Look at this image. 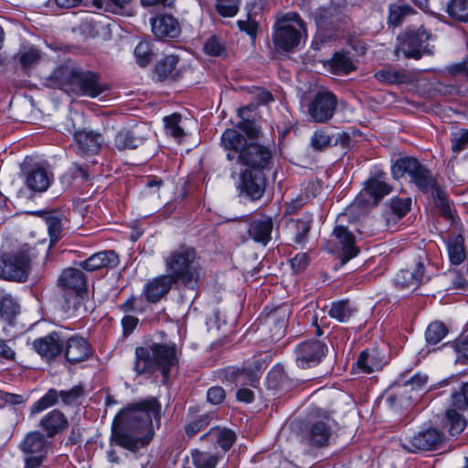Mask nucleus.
Wrapping results in <instances>:
<instances>
[{
	"mask_svg": "<svg viewBox=\"0 0 468 468\" xmlns=\"http://www.w3.org/2000/svg\"><path fill=\"white\" fill-rule=\"evenodd\" d=\"M153 420L159 427L161 404L155 398L131 404L115 416L112 440L124 449L136 452L152 441L154 434Z\"/></svg>",
	"mask_w": 468,
	"mask_h": 468,
	"instance_id": "nucleus-1",
	"label": "nucleus"
},
{
	"mask_svg": "<svg viewBox=\"0 0 468 468\" xmlns=\"http://www.w3.org/2000/svg\"><path fill=\"white\" fill-rule=\"evenodd\" d=\"M220 146L232 166L264 169L271 159V151L259 144L248 142L236 129H227L220 137Z\"/></svg>",
	"mask_w": 468,
	"mask_h": 468,
	"instance_id": "nucleus-2",
	"label": "nucleus"
},
{
	"mask_svg": "<svg viewBox=\"0 0 468 468\" xmlns=\"http://www.w3.org/2000/svg\"><path fill=\"white\" fill-rule=\"evenodd\" d=\"M48 81L49 87L77 96L96 98L108 90L107 85L100 81L97 73L71 64L54 69Z\"/></svg>",
	"mask_w": 468,
	"mask_h": 468,
	"instance_id": "nucleus-3",
	"label": "nucleus"
},
{
	"mask_svg": "<svg viewBox=\"0 0 468 468\" xmlns=\"http://www.w3.org/2000/svg\"><path fill=\"white\" fill-rule=\"evenodd\" d=\"M135 356L133 368L138 375L160 370L164 378H167L171 367L177 363L175 344L154 343L139 346L135 349Z\"/></svg>",
	"mask_w": 468,
	"mask_h": 468,
	"instance_id": "nucleus-4",
	"label": "nucleus"
},
{
	"mask_svg": "<svg viewBox=\"0 0 468 468\" xmlns=\"http://www.w3.org/2000/svg\"><path fill=\"white\" fill-rule=\"evenodd\" d=\"M196 251L192 248L182 247L166 258L167 276L176 284L181 282L186 289L194 291L197 287L200 273L195 264Z\"/></svg>",
	"mask_w": 468,
	"mask_h": 468,
	"instance_id": "nucleus-5",
	"label": "nucleus"
},
{
	"mask_svg": "<svg viewBox=\"0 0 468 468\" xmlns=\"http://www.w3.org/2000/svg\"><path fill=\"white\" fill-rule=\"evenodd\" d=\"M393 178L399 179L408 174L415 186L423 193L433 195L441 189L431 171L413 157H400L392 165Z\"/></svg>",
	"mask_w": 468,
	"mask_h": 468,
	"instance_id": "nucleus-6",
	"label": "nucleus"
},
{
	"mask_svg": "<svg viewBox=\"0 0 468 468\" xmlns=\"http://www.w3.org/2000/svg\"><path fill=\"white\" fill-rule=\"evenodd\" d=\"M305 35V26L300 16L288 13L278 22L273 42L277 48L290 51L300 44Z\"/></svg>",
	"mask_w": 468,
	"mask_h": 468,
	"instance_id": "nucleus-7",
	"label": "nucleus"
},
{
	"mask_svg": "<svg viewBox=\"0 0 468 468\" xmlns=\"http://www.w3.org/2000/svg\"><path fill=\"white\" fill-rule=\"evenodd\" d=\"M29 249H21L0 257V278L5 281L25 282L30 271Z\"/></svg>",
	"mask_w": 468,
	"mask_h": 468,
	"instance_id": "nucleus-8",
	"label": "nucleus"
},
{
	"mask_svg": "<svg viewBox=\"0 0 468 468\" xmlns=\"http://www.w3.org/2000/svg\"><path fill=\"white\" fill-rule=\"evenodd\" d=\"M49 442L40 431H31L20 443V450L26 454L24 468H37L44 462Z\"/></svg>",
	"mask_w": 468,
	"mask_h": 468,
	"instance_id": "nucleus-9",
	"label": "nucleus"
},
{
	"mask_svg": "<svg viewBox=\"0 0 468 468\" xmlns=\"http://www.w3.org/2000/svg\"><path fill=\"white\" fill-rule=\"evenodd\" d=\"M444 442V434L436 429H426L400 440V445L410 452L435 451Z\"/></svg>",
	"mask_w": 468,
	"mask_h": 468,
	"instance_id": "nucleus-10",
	"label": "nucleus"
},
{
	"mask_svg": "<svg viewBox=\"0 0 468 468\" xmlns=\"http://www.w3.org/2000/svg\"><path fill=\"white\" fill-rule=\"evenodd\" d=\"M429 37L430 35L423 28L404 32L397 38L395 54L399 56L401 53L405 58L419 59L427 47Z\"/></svg>",
	"mask_w": 468,
	"mask_h": 468,
	"instance_id": "nucleus-11",
	"label": "nucleus"
},
{
	"mask_svg": "<svg viewBox=\"0 0 468 468\" xmlns=\"http://www.w3.org/2000/svg\"><path fill=\"white\" fill-rule=\"evenodd\" d=\"M337 107L336 96L329 90H319L308 105V114L316 123L330 121Z\"/></svg>",
	"mask_w": 468,
	"mask_h": 468,
	"instance_id": "nucleus-12",
	"label": "nucleus"
},
{
	"mask_svg": "<svg viewBox=\"0 0 468 468\" xmlns=\"http://www.w3.org/2000/svg\"><path fill=\"white\" fill-rule=\"evenodd\" d=\"M326 353V345L319 340L303 341L294 349L296 364L301 368L315 367L322 361Z\"/></svg>",
	"mask_w": 468,
	"mask_h": 468,
	"instance_id": "nucleus-13",
	"label": "nucleus"
},
{
	"mask_svg": "<svg viewBox=\"0 0 468 468\" xmlns=\"http://www.w3.org/2000/svg\"><path fill=\"white\" fill-rule=\"evenodd\" d=\"M333 436V429L329 420H316L309 423L302 431V441L313 448L326 447Z\"/></svg>",
	"mask_w": 468,
	"mask_h": 468,
	"instance_id": "nucleus-14",
	"label": "nucleus"
},
{
	"mask_svg": "<svg viewBox=\"0 0 468 468\" xmlns=\"http://www.w3.org/2000/svg\"><path fill=\"white\" fill-rule=\"evenodd\" d=\"M261 169H246L239 175L238 188L242 196L250 200L260 199L265 191V177Z\"/></svg>",
	"mask_w": 468,
	"mask_h": 468,
	"instance_id": "nucleus-15",
	"label": "nucleus"
},
{
	"mask_svg": "<svg viewBox=\"0 0 468 468\" xmlns=\"http://www.w3.org/2000/svg\"><path fill=\"white\" fill-rule=\"evenodd\" d=\"M62 353L70 364H78L92 356V347L89 341L78 335L63 338Z\"/></svg>",
	"mask_w": 468,
	"mask_h": 468,
	"instance_id": "nucleus-16",
	"label": "nucleus"
},
{
	"mask_svg": "<svg viewBox=\"0 0 468 468\" xmlns=\"http://www.w3.org/2000/svg\"><path fill=\"white\" fill-rule=\"evenodd\" d=\"M150 131L144 125H136L133 129H122L114 137V146L120 150L135 149L142 145Z\"/></svg>",
	"mask_w": 468,
	"mask_h": 468,
	"instance_id": "nucleus-17",
	"label": "nucleus"
},
{
	"mask_svg": "<svg viewBox=\"0 0 468 468\" xmlns=\"http://www.w3.org/2000/svg\"><path fill=\"white\" fill-rule=\"evenodd\" d=\"M60 286L72 293L73 304L80 303V296L86 291L87 279L84 273L78 269L65 270L59 278Z\"/></svg>",
	"mask_w": 468,
	"mask_h": 468,
	"instance_id": "nucleus-18",
	"label": "nucleus"
},
{
	"mask_svg": "<svg viewBox=\"0 0 468 468\" xmlns=\"http://www.w3.org/2000/svg\"><path fill=\"white\" fill-rule=\"evenodd\" d=\"M63 338L57 332H52L44 337L33 342V348L42 357L48 360L55 359L62 353Z\"/></svg>",
	"mask_w": 468,
	"mask_h": 468,
	"instance_id": "nucleus-19",
	"label": "nucleus"
},
{
	"mask_svg": "<svg viewBox=\"0 0 468 468\" xmlns=\"http://www.w3.org/2000/svg\"><path fill=\"white\" fill-rule=\"evenodd\" d=\"M76 153L80 155H90L99 153L103 143L102 135L93 131L75 133Z\"/></svg>",
	"mask_w": 468,
	"mask_h": 468,
	"instance_id": "nucleus-20",
	"label": "nucleus"
},
{
	"mask_svg": "<svg viewBox=\"0 0 468 468\" xmlns=\"http://www.w3.org/2000/svg\"><path fill=\"white\" fill-rule=\"evenodd\" d=\"M152 31L159 39L175 38L181 28L177 20L171 15L158 16L151 19Z\"/></svg>",
	"mask_w": 468,
	"mask_h": 468,
	"instance_id": "nucleus-21",
	"label": "nucleus"
},
{
	"mask_svg": "<svg viewBox=\"0 0 468 468\" xmlns=\"http://www.w3.org/2000/svg\"><path fill=\"white\" fill-rule=\"evenodd\" d=\"M119 262V256L114 250H103L92 254L79 265L85 271H94L103 268H114Z\"/></svg>",
	"mask_w": 468,
	"mask_h": 468,
	"instance_id": "nucleus-22",
	"label": "nucleus"
},
{
	"mask_svg": "<svg viewBox=\"0 0 468 468\" xmlns=\"http://www.w3.org/2000/svg\"><path fill=\"white\" fill-rule=\"evenodd\" d=\"M386 174L381 170H376L365 182L364 191L368 194L375 203L388 195L392 186L385 181Z\"/></svg>",
	"mask_w": 468,
	"mask_h": 468,
	"instance_id": "nucleus-23",
	"label": "nucleus"
},
{
	"mask_svg": "<svg viewBox=\"0 0 468 468\" xmlns=\"http://www.w3.org/2000/svg\"><path fill=\"white\" fill-rule=\"evenodd\" d=\"M333 235L342 250V264L356 257L359 249L355 245V236L344 226H336Z\"/></svg>",
	"mask_w": 468,
	"mask_h": 468,
	"instance_id": "nucleus-24",
	"label": "nucleus"
},
{
	"mask_svg": "<svg viewBox=\"0 0 468 468\" xmlns=\"http://www.w3.org/2000/svg\"><path fill=\"white\" fill-rule=\"evenodd\" d=\"M172 284H175V282L172 281V278L167 275H161L153 279L145 284L144 289L146 300L150 303L159 302L168 293Z\"/></svg>",
	"mask_w": 468,
	"mask_h": 468,
	"instance_id": "nucleus-25",
	"label": "nucleus"
},
{
	"mask_svg": "<svg viewBox=\"0 0 468 468\" xmlns=\"http://www.w3.org/2000/svg\"><path fill=\"white\" fill-rule=\"evenodd\" d=\"M68 419L58 410H52L39 421V427L47 432L48 438H54L68 428Z\"/></svg>",
	"mask_w": 468,
	"mask_h": 468,
	"instance_id": "nucleus-26",
	"label": "nucleus"
},
{
	"mask_svg": "<svg viewBox=\"0 0 468 468\" xmlns=\"http://www.w3.org/2000/svg\"><path fill=\"white\" fill-rule=\"evenodd\" d=\"M374 77L377 80L388 85L409 84L413 81V77L408 70L392 66L378 69Z\"/></svg>",
	"mask_w": 468,
	"mask_h": 468,
	"instance_id": "nucleus-27",
	"label": "nucleus"
},
{
	"mask_svg": "<svg viewBox=\"0 0 468 468\" xmlns=\"http://www.w3.org/2000/svg\"><path fill=\"white\" fill-rule=\"evenodd\" d=\"M273 230V221L271 217H261L250 222L248 232L250 237L256 242L267 245L271 240V234Z\"/></svg>",
	"mask_w": 468,
	"mask_h": 468,
	"instance_id": "nucleus-28",
	"label": "nucleus"
},
{
	"mask_svg": "<svg viewBox=\"0 0 468 468\" xmlns=\"http://www.w3.org/2000/svg\"><path fill=\"white\" fill-rule=\"evenodd\" d=\"M51 174L41 166H34L26 174V185L35 192L46 191L51 183Z\"/></svg>",
	"mask_w": 468,
	"mask_h": 468,
	"instance_id": "nucleus-29",
	"label": "nucleus"
},
{
	"mask_svg": "<svg viewBox=\"0 0 468 468\" xmlns=\"http://www.w3.org/2000/svg\"><path fill=\"white\" fill-rule=\"evenodd\" d=\"M428 281L424 276V264L420 261L416 263L414 269L401 270L396 277V283L403 288L417 286Z\"/></svg>",
	"mask_w": 468,
	"mask_h": 468,
	"instance_id": "nucleus-30",
	"label": "nucleus"
},
{
	"mask_svg": "<svg viewBox=\"0 0 468 468\" xmlns=\"http://www.w3.org/2000/svg\"><path fill=\"white\" fill-rule=\"evenodd\" d=\"M225 378L236 386H250L255 388L259 382V371L249 368H230L226 371Z\"/></svg>",
	"mask_w": 468,
	"mask_h": 468,
	"instance_id": "nucleus-31",
	"label": "nucleus"
},
{
	"mask_svg": "<svg viewBox=\"0 0 468 468\" xmlns=\"http://www.w3.org/2000/svg\"><path fill=\"white\" fill-rule=\"evenodd\" d=\"M19 312L16 300L10 293L0 292V319L11 324Z\"/></svg>",
	"mask_w": 468,
	"mask_h": 468,
	"instance_id": "nucleus-32",
	"label": "nucleus"
},
{
	"mask_svg": "<svg viewBox=\"0 0 468 468\" xmlns=\"http://www.w3.org/2000/svg\"><path fill=\"white\" fill-rule=\"evenodd\" d=\"M417 399L409 390L405 389V383L403 382L393 387L391 393L387 398V402L390 407L404 408L410 405Z\"/></svg>",
	"mask_w": 468,
	"mask_h": 468,
	"instance_id": "nucleus-33",
	"label": "nucleus"
},
{
	"mask_svg": "<svg viewBox=\"0 0 468 468\" xmlns=\"http://www.w3.org/2000/svg\"><path fill=\"white\" fill-rule=\"evenodd\" d=\"M177 63L178 58L176 56L174 55L166 56L163 59H161L155 67V73L157 75L158 80H164L168 78H170L173 80H176L178 75L177 70L176 69Z\"/></svg>",
	"mask_w": 468,
	"mask_h": 468,
	"instance_id": "nucleus-34",
	"label": "nucleus"
},
{
	"mask_svg": "<svg viewBox=\"0 0 468 468\" xmlns=\"http://www.w3.org/2000/svg\"><path fill=\"white\" fill-rule=\"evenodd\" d=\"M267 387L275 391H286L291 388V382L283 369L276 367L268 373Z\"/></svg>",
	"mask_w": 468,
	"mask_h": 468,
	"instance_id": "nucleus-35",
	"label": "nucleus"
},
{
	"mask_svg": "<svg viewBox=\"0 0 468 468\" xmlns=\"http://www.w3.org/2000/svg\"><path fill=\"white\" fill-rule=\"evenodd\" d=\"M461 411L452 407L447 410L445 414V424L449 426V431L453 436L460 434L466 427V420Z\"/></svg>",
	"mask_w": 468,
	"mask_h": 468,
	"instance_id": "nucleus-36",
	"label": "nucleus"
},
{
	"mask_svg": "<svg viewBox=\"0 0 468 468\" xmlns=\"http://www.w3.org/2000/svg\"><path fill=\"white\" fill-rule=\"evenodd\" d=\"M207 436L215 440L224 451L229 450L236 440V434L232 431L218 427L210 429Z\"/></svg>",
	"mask_w": 468,
	"mask_h": 468,
	"instance_id": "nucleus-37",
	"label": "nucleus"
},
{
	"mask_svg": "<svg viewBox=\"0 0 468 468\" xmlns=\"http://www.w3.org/2000/svg\"><path fill=\"white\" fill-rule=\"evenodd\" d=\"M356 309L351 306L347 300L338 301L333 303L329 310L330 317L337 320L340 323H345L354 314Z\"/></svg>",
	"mask_w": 468,
	"mask_h": 468,
	"instance_id": "nucleus-38",
	"label": "nucleus"
},
{
	"mask_svg": "<svg viewBox=\"0 0 468 468\" xmlns=\"http://www.w3.org/2000/svg\"><path fill=\"white\" fill-rule=\"evenodd\" d=\"M448 254L450 261L454 265L461 264L465 259L463 238L457 235L448 241Z\"/></svg>",
	"mask_w": 468,
	"mask_h": 468,
	"instance_id": "nucleus-39",
	"label": "nucleus"
},
{
	"mask_svg": "<svg viewBox=\"0 0 468 468\" xmlns=\"http://www.w3.org/2000/svg\"><path fill=\"white\" fill-rule=\"evenodd\" d=\"M356 366L363 373L369 374L381 369L382 362L368 351H363L359 355Z\"/></svg>",
	"mask_w": 468,
	"mask_h": 468,
	"instance_id": "nucleus-40",
	"label": "nucleus"
},
{
	"mask_svg": "<svg viewBox=\"0 0 468 468\" xmlns=\"http://www.w3.org/2000/svg\"><path fill=\"white\" fill-rule=\"evenodd\" d=\"M59 398V392L57 391L55 388H50L48 390V392L41 397L37 401H36L31 409L30 413L32 415L37 414L46 409L52 407L56 405L58 401Z\"/></svg>",
	"mask_w": 468,
	"mask_h": 468,
	"instance_id": "nucleus-41",
	"label": "nucleus"
},
{
	"mask_svg": "<svg viewBox=\"0 0 468 468\" xmlns=\"http://www.w3.org/2000/svg\"><path fill=\"white\" fill-rule=\"evenodd\" d=\"M331 67L336 74H348L356 69L351 58L344 53H336L332 58Z\"/></svg>",
	"mask_w": 468,
	"mask_h": 468,
	"instance_id": "nucleus-42",
	"label": "nucleus"
},
{
	"mask_svg": "<svg viewBox=\"0 0 468 468\" xmlns=\"http://www.w3.org/2000/svg\"><path fill=\"white\" fill-rule=\"evenodd\" d=\"M447 13L456 20L468 21V0H451L447 5Z\"/></svg>",
	"mask_w": 468,
	"mask_h": 468,
	"instance_id": "nucleus-43",
	"label": "nucleus"
},
{
	"mask_svg": "<svg viewBox=\"0 0 468 468\" xmlns=\"http://www.w3.org/2000/svg\"><path fill=\"white\" fill-rule=\"evenodd\" d=\"M180 121L181 116L177 113H174L164 118L166 134L176 140H181L185 135L183 128L179 125Z\"/></svg>",
	"mask_w": 468,
	"mask_h": 468,
	"instance_id": "nucleus-44",
	"label": "nucleus"
},
{
	"mask_svg": "<svg viewBox=\"0 0 468 468\" xmlns=\"http://www.w3.org/2000/svg\"><path fill=\"white\" fill-rule=\"evenodd\" d=\"M448 330L441 322L431 323L426 330V340L429 344L436 345L447 335Z\"/></svg>",
	"mask_w": 468,
	"mask_h": 468,
	"instance_id": "nucleus-45",
	"label": "nucleus"
},
{
	"mask_svg": "<svg viewBox=\"0 0 468 468\" xmlns=\"http://www.w3.org/2000/svg\"><path fill=\"white\" fill-rule=\"evenodd\" d=\"M289 228L294 235V242L301 244L306 240L311 225L309 220L296 219L292 220Z\"/></svg>",
	"mask_w": 468,
	"mask_h": 468,
	"instance_id": "nucleus-46",
	"label": "nucleus"
},
{
	"mask_svg": "<svg viewBox=\"0 0 468 468\" xmlns=\"http://www.w3.org/2000/svg\"><path fill=\"white\" fill-rule=\"evenodd\" d=\"M192 459L196 468H215L218 463L216 455L205 452L194 451Z\"/></svg>",
	"mask_w": 468,
	"mask_h": 468,
	"instance_id": "nucleus-47",
	"label": "nucleus"
},
{
	"mask_svg": "<svg viewBox=\"0 0 468 468\" xmlns=\"http://www.w3.org/2000/svg\"><path fill=\"white\" fill-rule=\"evenodd\" d=\"M240 0H216V10L224 17H232L239 9Z\"/></svg>",
	"mask_w": 468,
	"mask_h": 468,
	"instance_id": "nucleus-48",
	"label": "nucleus"
},
{
	"mask_svg": "<svg viewBox=\"0 0 468 468\" xmlns=\"http://www.w3.org/2000/svg\"><path fill=\"white\" fill-rule=\"evenodd\" d=\"M452 407L460 410H468V382L461 385L458 390L452 393Z\"/></svg>",
	"mask_w": 468,
	"mask_h": 468,
	"instance_id": "nucleus-49",
	"label": "nucleus"
},
{
	"mask_svg": "<svg viewBox=\"0 0 468 468\" xmlns=\"http://www.w3.org/2000/svg\"><path fill=\"white\" fill-rule=\"evenodd\" d=\"M136 61L141 67H145L153 59V51L149 42L141 41L134 49Z\"/></svg>",
	"mask_w": 468,
	"mask_h": 468,
	"instance_id": "nucleus-50",
	"label": "nucleus"
},
{
	"mask_svg": "<svg viewBox=\"0 0 468 468\" xmlns=\"http://www.w3.org/2000/svg\"><path fill=\"white\" fill-rule=\"evenodd\" d=\"M413 13V9L408 5H391L389 6L388 21L394 26H399L402 18Z\"/></svg>",
	"mask_w": 468,
	"mask_h": 468,
	"instance_id": "nucleus-51",
	"label": "nucleus"
},
{
	"mask_svg": "<svg viewBox=\"0 0 468 468\" xmlns=\"http://www.w3.org/2000/svg\"><path fill=\"white\" fill-rule=\"evenodd\" d=\"M83 395L84 390L81 386H75L69 390L59 391V398L66 406L77 405Z\"/></svg>",
	"mask_w": 468,
	"mask_h": 468,
	"instance_id": "nucleus-52",
	"label": "nucleus"
},
{
	"mask_svg": "<svg viewBox=\"0 0 468 468\" xmlns=\"http://www.w3.org/2000/svg\"><path fill=\"white\" fill-rule=\"evenodd\" d=\"M428 377L426 375L416 374L410 379L405 380V389L417 398V393L425 388Z\"/></svg>",
	"mask_w": 468,
	"mask_h": 468,
	"instance_id": "nucleus-53",
	"label": "nucleus"
},
{
	"mask_svg": "<svg viewBox=\"0 0 468 468\" xmlns=\"http://www.w3.org/2000/svg\"><path fill=\"white\" fill-rule=\"evenodd\" d=\"M452 149L459 153L468 146V130H459L452 133Z\"/></svg>",
	"mask_w": 468,
	"mask_h": 468,
	"instance_id": "nucleus-54",
	"label": "nucleus"
},
{
	"mask_svg": "<svg viewBox=\"0 0 468 468\" xmlns=\"http://www.w3.org/2000/svg\"><path fill=\"white\" fill-rule=\"evenodd\" d=\"M431 196L436 206L439 207L441 214L446 218H452L451 206L446 198L444 191L441 188L437 189L436 193Z\"/></svg>",
	"mask_w": 468,
	"mask_h": 468,
	"instance_id": "nucleus-55",
	"label": "nucleus"
},
{
	"mask_svg": "<svg viewBox=\"0 0 468 468\" xmlns=\"http://www.w3.org/2000/svg\"><path fill=\"white\" fill-rule=\"evenodd\" d=\"M46 224L52 241L59 238L61 232V219L58 215L50 214L46 218Z\"/></svg>",
	"mask_w": 468,
	"mask_h": 468,
	"instance_id": "nucleus-56",
	"label": "nucleus"
},
{
	"mask_svg": "<svg viewBox=\"0 0 468 468\" xmlns=\"http://www.w3.org/2000/svg\"><path fill=\"white\" fill-rule=\"evenodd\" d=\"M330 143L331 137L324 129L314 132L311 138V145L317 151L324 149L330 144Z\"/></svg>",
	"mask_w": 468,
	"mask_h": 468,
	"instance_id": "nucleus-57",
	"label": "nucleus"
},
{
	"mask_svg": "<svg viewBox=\"0 0 468 468\" xmlns=\"http://www.w3.org/2000/svg\"><path fill=\"white\" fill-rule=\"evenodd\" d=\"M204 51L210 56H220L225 52V46L219 38L212 36L206 41Z\"/></svg>",
	"mask_w": 468,
	"mask_h": 468,
	"instance_id": "nucleus-58",
	"label": "nucleus"
},
{
	"mask_svg": "<svg viewBox=\"0 0 468 468\" xmlns=\"http://www.w3.org/2000/svg\"><path fill=\"white\" fill-rule=\"evenodd\" d=\"M410 207V199H402L399 197L392 198L390 201V209L399 218L404 217Z\"/></svg>",
	"mask_w": 468,
	"mask_h": 468,
	"instance_id": "nucleus-59",
	"label": "nucleus"
},
{
	"mask_svg": "<svg viewBox=\"0 0 468 468\" xmlns=\"http://www.w3.org/2000/svg\"><path fill=\"white\" fill-rule=\"evenodd\" d=\"M453 347L457 353V361L465 363L468 360V335L458 338Z\"/></svg>",
	"mask_w": 468,
	"mask_h": 468,
	"instance_id": "nucleus-60",
	"label": "nucleus"
},
{
	"mask_svg": "<svg viewBox=\"0 0 468 468\" xmlns=\"http://www.w3.org/2000/svg\"><path fill=\"white\" fill-rule=\"evenodd\" d=\"M211 417L208 414H205L199 417V419L190 422L186 427V432L188 436H193L197 433L202 428L207 426Z\"/></svg>",
	"mask_w": 468,
	"mask_h": 468,
	"instance_id": "nucleus-61",
	"label": "nucleus"
},
{
	"mask_svg": "<svg viewBox=\"0 0 468 468\" xmlns=\"http://www.w3.org/2000/svg\"><path fill=\"white\" fill-rule=\"evenodd\" d=\"M226 393L223 388L215 386L210 388L207 393V401L213 405H218L223 402Z\"/></svg>",
	"mask_w": 468,
	"mask_h": 468,
	"instance_id": "nucleus-62",
	"label": "nucleus"
},
{
	"mask_svg": "<svg viewBox=\"0 0 468 468\" xmlns=\"http://www.w3.org/2000/svg\"><path fill=\"white\" fill-rule=\"evenodd\" d=\"M238 27L240 31L246 32L252 39H255L258 32V23L248 17L246 20H239Z\"/></svg>",
	"mask_w": 468,
	"mask_h": 468,
	"instance_id": "nucleus-63",
	"label": "nucleus"
},
{
	"mask_svg": "<svg viewBox=\"0 0 468 468\" xmlns=\"http://www.w3.org/2000/svg\"><path fill=\"white\" fill-rule=\"evenodd\" d=\"M237 127L243 131L249 138H257L260 131L256 127L253 122H250L249 120H242L237 123Z\"/></svg>",
	"mask_w": 468,
	"mask_h": 468,
	"instance_id": "nucleus-64",
	"label": "nucleus"
}]
</instances>
